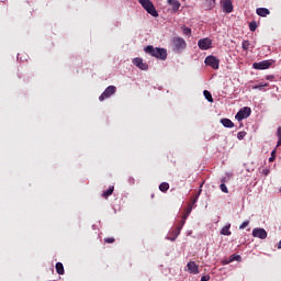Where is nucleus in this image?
Listing matches in <instances>:
<instances>
[{
    "label": "nucleus",
    "mask_w": 281,
    "mask_h": 281,
    "mask_svg": "<svg viewBox=\"0 0 281 281\" xmlns=\"http://www.w3.org/2000/svg\"><path fill=\"white\" fill-rule=\"evenodd\" d=\"M145 54H149L154 58L158 60H166L168 58V50L166 48L155 47L153 45H148L144 48Z\"/></svg>",
    "instance_id": "nucleus-1"
},
{
    "label": "nucleus",
    "mask_w": 281,
    "mask_h": 281,
    "mask_svg": "<svg viewBox=\"0 0 281 281\" xmlns=\"http://www.w3.org/2000/svg\"><path fill=\"white\" fill-rule=\"evenodd\" d=\"M138 3H140L142 8H144V10H146V12L151 16H155V18L159 16V12H157V9H155V4H153V1L138 0Z\"/></svg>",
    "instance_id": "nucleus-2"
},
{
    "label": "nucleus",
    "mask_w": 281,
    "mask_h": 281,
    "mask_svg": "<svg viewBox=\"0 0 281 281\" xmlns=\"http://www.w3.org/2000/svg\"><path fill=\"white\" fill-rule=\"evenodd\" d=\"M249 115H251V108L245 106L237 112L235 119L237 120V122H243V120H247Z\"/></svg>",
    "instance_id": "nucleus-3"
},
{
    "label": "nucleus",
    "mask_w": 281,
    "mask_h": 281,
    "mask_svg": "<svg viewBox=\"0 0 281 281\" xmlns=\"http://www.w3.org/2000/svg\"><path fill=\"white\" fill-rule=\"evenodd\" d=\"M117 91V88L115 86H109L103 93L99 97L100 102H104V100L111 98Z\"/></svg>",
    "instance_id": "nucleus-4"
},
{
    "label": "nucleus",
    "mask_w": 281,
    "mask_h": 281,
    "mask_svg": "<svg viewBox=\"0 0 281 281\" xmlns=\"http://www.w3.org/2000/svg\"><path fill=\"white\" fill-rule=\"evenodd\" d=\"M205 65L212 67V69H218L220 61L214 56H207L204 60Z\"/></svg>",
    "instance_id": "nucleus-5"
},
{
    "label": "nucleus",
    "mask_w": 281,
    "mask_h": 281,
    "mask_svg": "<svg viewBox=\"0 0 281 281\" xmlns=\"http://www.w3.org/2000/svg\"><path fill=\"white\" fill-rule=\"evenodd\" d=\"M133 65L138 69H142V71H148V64L144 63V59L139 57L133 59Z\"/></svg>",
    "instance_id": "nucleus-6"
},
{
    "label": "nucleus",
    "mask_w": 281,
    "mask_h": 281,
    "mask_svg": "<svg viewBox=\"0 0 281 281\" xmlns=\"http://www.w3.org/2000/svg\"><path fill=\"white\" fill-rule=\"evenodd\" d=\"M222 9L226 14H231L234 12V5L232 4V0H222Z\"/></svg>",
    "instance_id": "nucleus-7"
},
{
    "label": "nucleus",
    "mask_w": 281,
    "mask_h": 281,
    "mask_svg": "<svg viewBox=\"0 0 281 281\" xmlns=\"http://www.w3.org/2000/svg\"><path fill=\"white\" fill-rule=\"evenodd\" d=\"M198 46L200 49H204V50L210 49V47H212V40H210V38L199 40Z\"/></svg>",
    "instance_id": "nucleus-8"
},
{
    "label": "nucleus",
    "mask_w": 281,
    "mask_h": 281,
    "mask_svg": "<svg viewBox=\"0 0 281 281\" xmlns=\"http://www.w3.org/2000/svg\"><path fill=\"white\" fill-rule=\"evenodd\" d=\"M252 67L254 69H259V70L269 69V67H271V60H262L259 63H255Z\"/></svg>",
    "instance_id": "nucleus-9"
},
{
    "label": "nucleus",
    "mask_w": 281,
    "mask_h": 281,
    "mask_svg": "<svg viewBox=\"0 0 281 281\" xmlns=\"http://www.w3.org/2000/svg\"><path fill=\"white\" fill-rule=\"evenodd\" d=\"M254 238H260L261 240H265L267 238V231L265 228H255L252 231Z\"/></svg>",
    "instance_id": "nucleus-10"
},
{
    "label": "nucleus",
    "mask_w": 281,
    "mask_h": 281,
    "mask_svg": "<svg viewBox=\"0 0 281 281\" xmlns=\"http://www.w3.org/2000/svg\"><path fill=\"white\" fill-rule=\"evenodd\" d=\"M187 268H188L189 273H192L193 276L199 274V265H196V262H194V261L188 262Z\"/></svg>",
    "instance_id": "nucleus-11"
},
{
    "label": "nucleus",
    "mask_w": 281,
    "mask_h": 281,
    "mask_svg": "<svg viewBox=\"0 0 281 281\" xmlns=\"http://www.w3.org/2000/svg\"><path fill=\"white\" fill-rule=\"evenodd\" d=\"M173 46L176 47V49H186V40L181 37H175Z\"/></svg>",
    "instance_id": "nucleus-12"
},
{
    "label": "nucleus",
    "mask_w": 281,
    "mask_h": 281,
    "mask_svg": "<svg viewBox=\"0 0 281 281\" xmlns=\"http://www.w3.org/2000/svg\"><path fill=\"white\" fill-rule=\"evenodd\" d=\"M167 3L172 7L173 12H177L181 8L179 0H167Z\"/></svg>",
    "instance_id": "nucleus-13"
},
{
    "label": "nucleus",
    "mask_w": 281,
    "mask_h": 281,
    "mask_svg": "<svg viewBox=\"0 0 281 281\" xmlns=\"http://www.w3.org/2000/svg\"><path fill=\"white\" fill-rule=\"evenodd\" d=\"M256 12H257L258 16H262V18L269 16V14H271V11H269V9H267V8H258L256 10Z\"/></svg>",
    "instance_id": "nucleus-14"
},
{
    "label": "nucleus",
    "mask_w": 281,
    "mask_h": 281,
    "mask_svg": "<svg viewBox=\"0 0 281 281\" xmlns=\"http://www.w3.org/2000/svg\"><path fill=\"white\" fill-rule=\"evenodd\" d=\"M221 124L224 125L225 128H234V122L229 119H222Z\"/></svg>",
    "instance_id": "nucleus-15"
},
{
    "label": "nucleus",
    "mask_w": 281,
    "mask_h": 281,
    "mask_svg": "<svg viewBox=\"0 0 281 281\" xmlns=\"http://www.w3.org/2000/svg\"><path fill=\"white\" fill-rule=\"evenodd\" d=\"M55 269L58 276H65V266H63V262H57Z\"/></svg>",
    "instance_id": "nucleus-16"
},
{
    "label": "nucleus",
    "mask_w": 281,
    "mask_h": 281,
    "mask_svg": "<svg viewBox=\"0 0 281 281\" xmlns=\"http://www.w3.org/2000/svg\"><path fill=\"white\" fill-rule=\"evenodd\" d=\"M229 227H232V225L228 224L221 229L222 236H232V231H229Z\"/></svg>",
    "instance_id": "nucleus-17"
},
{
    "label": "nucleus",
    "mask_w": 281,
    "mask_h": 281,
    "mask_svg": "<svg viewBox=\"0 0 281 281\" xmlns=\"http://www.w3.org/2000/svg\"><path fill=\"white\" fill-rule=\"evenodd\" d=\"M115 190V187H110L106 191L102 193L103 199H109L111 194H113V191Z\"/></svg>",
    "instance_id": "nucleus-18"
},
{
    "label": "nucleus",
    "mask_w": 281,
    "mask_h": 281,
    "mask_svg": "<svg viewBox=\"0 0 281 281\" xmlns=\"http://www.w3.org/2000/svg\"><path fill=\"white\" fill-rule=\"evenodd\" d=\"M183 229V224L178 223V225L175 228V238L172 240L177 239V236H179V234H181V231Z\"/></svg>",
    "instance_id": "nucleus-19"
},
{
    "label": "nucleus",
    "mask_w": 281,
    "mask_h": 281,
    "mask_svg": "<svg viewBox=\"0 0 281 281\" xmlns=\"http://www.w3.org/2000/svg\"><path fill=\"white\" fill-rule=\"evenodd\" d=\"M159 190L160 192H168V190H170V184L168 182H162L159 186Z\"/></svg>",
    "instance_id": "nucleus-20"
},
{
    "label": "nucleus",
    "mask_w": 281,
    "mask_h": 281,
    "mask_svg": "<svg viewBox=\"0 0 281 281\" xmlns=\"http://www.w3.org/2000/svg\"><path fill=\"white\" fill-rule=\"evenodd\" d=\"M192 212V205H188L187 211L182 215L183 221H188V216H190V213Z\"/></svg>",
    "instance_id": "nucleus-21"
},
{
    "label": "nucleus",
    "mask_w": 281,
    "mask_h": 281,
    "mask_svg": "<svg viewBox=\"0 0 281 281\" xmlns=\"http://www.w3.org/2000/svg\"><path fill=\"white\" fill-rule=\"evenodd\" d=\"M203 94L207 102H214V98H212V93L210 91L204 90Z\"/></svg>",
    "instance_id": "nucleus-22"
},
{
    "label": "nucleus",
    "mask_w": 281,
    "mask_h": 281,
    "mask_svg": "<svg viewBox=\"0 0 281 281\" xmlns=\"http://www.w3.org/2000/svg\"><path fill=\"white\" fill-rule=\"evenodd\" d=\"M251 43L247 40H244L243 43H241V47L244 49V52H247L250 47Z\"/></svg>",
    "instance_id": "nucleus-23"
},
{
    "label": "nucleus",
    "mask_w": 281,
    "mask_h": 281,
    "mask_svg": "<svg viewBox=\"0 0 281 281\" xmlns=\"http://www.w3.org/2000/svg\"><path fill=\"white\" fill-rule=\"evenodd\" d=\"M182 32L186 36H192V29L188 26H182Z\"/></svg>",
    "instance_id": "nucleus-24"
},
{
    "label": "nucleus",
    "mask_w": 281,
    "mask_h": 281,
    "mask_svg": "<svg viewBox=\"0 0 281 281\" xmlns=\"http://www.w3.org/2000/svg\"><path fill=\"white\" fill-rule=\"evenodd\" d=\"M277 137H278L277 147H280L281 146V126L277 128Z\"/></svg>",
    "instance_id": "nucleus-25"
},
{
    "label": "nucleus",
    "mask_w": 281,
    "mask_h": 281,
    "mask_svg": "<svg viewBox=\"0 0 281 281\" xmlns=\"http://www.w3.org/2000/svg\"><path fill=\"white\" fill-rule=\"evenodd\" d=\"M249 30L250 32H254L255 30H258V23L256 21H252L249 23Z\"/></svg>",
    "instance_id": "nucleus-26"
},
{
    "label": "nucleus",
    "mask_w": 281,
    "mask_h": 281,
    "mask_svg": "<svg viewBox=\"0 0 281 281\" xmlns=\"http://www.w3.org/2000/svg\"><path fill=\"white\" fill-rule=\"evenodd\" d=\"M104 243H106L108 245H113V243H115V238L113 237H105L103 239Z\"/></svg>",
    "instance_id": "nucleus-27"
},
{
    "label": "nucleus",
    "mask_w": 281,
    "mask_h": 281,
    "mask_svg": "<svg viewBox=\"0 0 281 281\" xmlns=\"http://www.w3.org/2000/svg\"><path fill=\"white\" fill-rule=\"evenodd\" d=\"M220 189L225 193L228 194L229 190L227 189V186L225 183H221Z\"/></svg>",
    "instance_id": "nucleus-28"
},
{
    "label": "nucleus",
    "mask_w": 281,
    "mask_h": 281,
    "mask_svg": "<svg viewBox=\"0 0 281 281\" xmlns=\"http://www.w3.org/2000/svg\"><path fill=\"white\" fill-rule=\"evenodd\" d=\"M265 87H269V83H263V85L254 86V89H258L259 91H262V89H263Z\"/></svg>",
    "instance_id": "nucleus-29"
},
{
    "label": "nucleus",
    "mask_w": 281,
    "mask_h": 281,
    "mask_svg": "<svg viewBox=\"0 0 281 281\" xmlns=\"http://www.w3.org/2000/svg\"><path fill=\"white\" fill-rule=\"evenodd\" d=\"M234 260L240 261V255H232L229 262H234Z\"/></svg>",
    "instance_id": "nucleus-30"
},
{
    "label": "nucleus",
    "mask_w": 281,
    "mask_h": 281,
    "mask_svg": "<svg viewBox=\"0 0 281 281\" xmlns=\"http://www.w3.org/2000/svg\"><path fill=\"white\" fill-rule=\"evenodd\" d=\"M246 135H247V132H239V133H237V138L245 139Z\"/></svg>",
    "instance_id": "nucleus-31"
},
{
    "label": "nucleus",
    "mask_w": 281,
    "mask_h": 281,
    "mask_svg": "<svg viewBox=\"0 0 281 281\" xmlns=\"http://www.w3.org/2000/svg\"><path fill=\"white\" fill-rule=\"evenodd\" d=\"M269 161H270V162L276 161V150H272L271 157L269 158Z\"/></svg>",
    "instance_id": "nucleus-32"
},
{
    "label": "nucleus",
    "mask_w": 281,
    "mask_h": 281,
    "mask_svg": "<svg viewBox=\"0 0 281 281\" xmlns=\"http://www.w3.org/2000/svg\"><path fill=\"white\" fill-rule=\"evenodd\" d=\"M249 225V221H246L240 224L239 229H245Z\"/></svg>",
    "instance_id": "nucleus-33"
},
{
    "label": "nucleus",
    "mask_w": 281,
    "mask_h": 281,
    "mask_svg": "<svg viewBox=\"0 0 281 281\" xmlns=\"http://www.w3.org/2000/svg\"><path fill=\"white\" fill-rule=\"evenodd\" d=\"M201 281H210V276H203V277L201 278Z\"/></svg>",
    "instance_id": "nucleus-34"
},
{
    "label": "nucleus",
    "mask_w": 281,
    "mask_h": 281,
    "mask_svg": "<svg viewBox=\"0 0 281 281\" xmlns=\"http://www.w3.org/2000/svg\"><path fill=\"white\" fill-rule=\"evenodd\" d=\"M196 201H198V198H194L189 205H191V207H193V205H194V203H196Z\"/></svg>",
    "instance_id": "nucleus-35"
},
{
    "label": "nucleus",
    "mask_w": 281,
    "mask_h": 281,
    "mask_svg": "<svg viewBox=\"0 0 281 281\" xmlns=\"http://www.w3.org/2000/svg\"><path fill=\"white\" fill-rule=\"evenodd\" d=\"M227 181V178H222L221 183H225Z\"/></svg>",
    "instance_id": "nucleus-36"
},
{
    "label": "nucleus",
    "mask_w": 281,
    "mask_h": 281,
    "mask_svg": "<svg viewBox=\"0 0 281 281\" xmlns=\"http://www.w3.org/2000/svg\"><path fill=\"white\" fill-rule=\"evenodd\" d=\"M179 223L183 226L186 225V220L182 218Z\"/></svg>",
    "instance_id": "nucleus-37"
},
{
    "label": "nucleus",
    "mask_w": 281,
    "mask_h": 281,
    "mask_svg": "<svg viewBox=\"0 0 281 281\" xmlns=\"http://www.w3.org/2000/svg\"><path fill=\"white\" fill-rule=\"evenodd\" d=\"M263 175H269V169L263 170Z\"/></svg>",
    "instance_id": "nucleus-38"
},
{
    "label": "nucleus",
    "mask_w": 281,
    "mask_h": 281,
    "mask_svg": "<svg viewBox=\"0 0 281 281\" xmlns=\"http://www.w3.org/2000/svg\"><path fill=\"white\" fill-rule=\"evenodd\" d=\"M205 1H211L212 3H216V0H205Z\"/></svg>",
    "instance_id": "nucleus-39"
}]
</instances>
